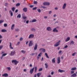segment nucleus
I'll return each instance as SVG.
<instances>
[{
  "label": "nucleus",
  "mask_w": 77,
  "mask_h": 77,
  "mask_svg": "<svg viewBox=\"0 0 77 77\" xmlns=\"http://www.w3.org/2000/svg\"><path fill=\"white\" fill-rule=\"evenodd\" d=\"M68 48V45H66L64 47V48Z\"/></svg>",
  "instance_id": "nucleus-53"
},
{
  "label": "nucleus",
  "mask_w": 77,
  "mask_h": 77,
  "mask_svg": "<svg viewBox=\"0 0 77 77\" xmlns=\"http://www.w3.org/2000/svg\"><path fill=\"white\" fill-rule=\"evenodd\" d=\"M34 34H30L29 36V39H30V38H33L34 37Z\"/></svg>",
  "instance_id": "nucleus-6"
},
{
  "label": "nucleus",
  "mask_w": 77,
  "mask_h": 77,
  "mask_svg": "<svg viewBox=\"0 0 77 77\" xmlns=\"http://www.w3.org/2000/svg\"><path fill=\"white\" fill-rule=\"evenodd\" d=\"M4 26L5 27H7V26H8V25L7 24L5 23L4 24Z\"/></svg>",
  "instance_id": "nucleus-45"
},
{
  "label": "nucleus",
  "mask_w": 77,
  "mask_h": 77,
  "mask_svg": "<svg viewBox=\"0 0 77 77\" xmlns=\"http://www.w3.org/2000/svg\"><path fill=\"white\" fill-rule=\"evenodd\" d=\"M29 7H30V8H33V5H30L29 6Z\"/></svg>",
  "instance_id": "nucleus-59"
},
{
  "label": "nucleus",
  "mask_w": 77,
  "mask_h": 77,
  "mask_svg": "<svg viewBox=\"0 0 77 77\" xmlns=\"http://www.w3.org/2000/svg\"><path fill=\"white\" fill-rule=\"evenodd\" d=\"M71 77H77V74H76V73H75L73 74L72 75H71Z\"/></svg>",
  "instance_id": "nucleus-16"
},
{
  "label": "nucleus",
  "mask_w": 77,
  "mask_h": 77,
  "mask_svg": "<svg viewBox=\"0 0 77 77\" xmlns=\"http://www.w3.org/2000/svg\"><path fill=\"white\" fill-rule=\"evenodd\" d=\"M42 51L43 53H45V49L43 48H41L39 49V51Z\"/></svg>",
  "instance_id": "nucleus-11"
},
{
  "label": "nucleus",
  "mask_w": 77,
  "mask_h": 77,
  "mask_svg": "<svg viewBox=\"0 0 77 77\" xmlns=\"http://www.w3.org/2000/svg\"><path fill=\"white\" fill-rule=\"evenodd\" d=\"M53 32H58V30H57L56 28H55L53 29Z\"/></svg>",
  "instance_id": "nucleus-19"
},
{
  "label": "nucleus",
  "mask_w": 77,
  "mask_h": 77,
  "mask_svg": "<svg viewBox=\"0 0 77 77\" xmlns=\"http://www.w3.org/2000/svg\"><path fill=\"white\" fill-rule=\"evenodd\" d=\"M45 54L47 58H49V57H48V54H47V53H45Z\"/></svg>",
  "instance_id": "nucleus-38"
},
{
  "label": "nucleus",
  "mask_w": 77,
  "mask_h": 77,
  "mask_svg": "<svg viewBox=\"0 0 77 77\" xmlns=\"http://www.w3.org/2000/svg\"><path fill=\"white\" fill-rule=\"evenodd\" d=\"M20 5V3H18L16 4V6H19Z\"/></svg>",
  "instance_id": "nucleus-41"
},
{
  "label": "nucleus",
  "mask_w": 77,
  "mask_h": 77,
  "mask_svg": "<svg viewBox=\"0 0 77 77\" xmlns=\"http://www.w3.org/2000/svg\"><path fill=\"white\" fill-rule=\"evenodd\" d=\"M31 30L32 31V32H35V31L36 30V29H35L34 28H32L31 29Z\"/></svg>",
  "instance_id": "nucleus-37"
},
{
  "label": "nucleus",
  "mask_w": 77,
  "mask_h": 77,
  "mask_svg": "<svg viewBox=\"0 0 77 77\" xmlns=\"http://www.w3.org/2000/svg\"><path fill=\"white\" fill-rule=\"evenodd\" d=\"M74 71H73V70L71 71V74H74Z\"/></svg>",
  "instance_id": "nucleus-49"
},
{
  "label": "nucleus",
  "mask_w": 77,
  "mask_h": 77,
  "mask_svg": "<svg viewBox=\"0 0 77 77\" xmlns=\"http://www.w3.org/2000/svg\"><path fill=\"white\" fill-rule=\"evenodd\" d=\"M34 69H35V72H36V71L37 70V67H33L32 69H30V73L31 74H32L33 72Z\"/></svg>",
  "instance_id": "nucleus-1"
},
{
  "label": "nucleus",
  "mask_w": 77,
  "mask_h": 77,
  "mask_svg": "<svg viewBox=\"0 0 77 77\" xmlns=\"http://www.w3.org/2000/svg\"><path fill=\"white\" fill-rule=\"evenodd\" d=\"M18 10H16L15 11V13H17V12H18Z\"/></svg>",
  "instance_id": "nucleus-57"
},
{
  "label": "nucleus",
  "mask_w": 77,
  "mask_h": 77,
  "mask_svg": "<svg viewBox=\"0 0 77 77\" xmlns=\"http://www.w3.org/2000/svg\"><path fill=\"white\" fill-rule=\"evenodd\" d=\"M66 4L64 3L63 7V9H65L66 8Z\"/></svg>",
  "instance_id": "nucleus-13"
},
{
  "label": "nucleus",
  "mask_w": 77,
  "mask_h": 77,
  "mask_svg": "<svg viewBox=\"0 0 77 77\" xmlns=\"http://www.w3.org/2000/svg\"><path fill=\"white\" fill-rule=\"evenodd\" d=\"M23 11L25 12H27V8H24L23 9Z\"/></svg>",
  "instance_id": "nucleus-10"
},
{
  "label": "nucleus",
  "mask_w": 77,
  "mask_h": 77,
  "mask_svg": "<svg viewBox=\"0 0 77 77\" xmlns=\"http://www.w3.org/2000/svg\"><path fill=\"white\" fill-rule=\"evenodd\" d=\"M60 40L58 42H57L55 45V47H58L59 45H60Z\"/></svg>",
  "instance_id": "nucleus-3"
},
{
  "label": "nucleus",
  "mask_w": 77,
  "mask_h": 77,
  "mask_svg": "<svg viewBox=\"0 0 77 77\" xmlns=\"http://www.w3.org/2000/svg\"><path fill=\"white\" fill-rule=\"evenodd\" d=\"M42 8H43L44 9H46V7H43V6H42Z\"/></svg>",
  "instance_id": "nucleus-60"
},
{
  "label": "nucleus",
  "mask_w": 77,
  "mask_h": 77,
  "mask_svg": "<svg viewBox=\"0 0 77 77\" xmlns=\"http://www.w3.org/2000/svg\"><path fill=\"white\" fill-rule=\"evenodd\" d=\"M2 76H3L4 77H7L8 76V73H5L3 74Z\"/></svg>",
  "instance_id": "nucleus-14"
},
{
  "label": "nucleus",
  "mask_w": 77,
  "mask_h": 77,
  "mask_svg": "<svg viewBox=\"0 0 77 77\" xmlns=\"http://www.w3.org/2000/svg\"><path fill=\"white\" fill-rule=\"evenodd\" d=\"M58 72H65V70H61L60 69H58Z\"/></svg>",
  "instance_id": "nucleus-17"
},
{
  "label": "nucleus",
  "mask_w": 77,
  "mask_h": 77,
  "mask_svg": "<svg viewBox=\"0 0 77 77\" xmlns=\"http://www.w3.org/2000/svg\"><path fill=\"white\" fill-rule=\"evenodd\" d=\"M37 48H38V45L37 44V43H35V46L34 48V50L35 51L36 50H37Z\"/></svg>",
  "instance_id": "nucleus-8"
},
{
  "label": "nucleus",
  "mask_w": 77,
  "mask_h": 77,
  "mask_svg": "<svg viewBox=\"0 0 77 77\" xmlns=\"http://www.w3.org/2000/svg\"><path fill=\"white\" fill-rule=\"evenodd\" d=\"M74 44V42L72 40L70 41V45H73Z\"/></svg>",
  "instance_id": "nucleus-20"
},
{
  "label": "nucleus",
  "mask_w": 77,
  "mask_h": 77,
  "mask_svg": "<svg viewBox=\"0 0 77 77\" xmlns=\"http://www.w3.org/2000/svg\"><path fill=\"white\" fill-rule=\"evenodd\" d=\"M42 71V68L38 69V71H39V72H40V71Z\"/></svg>",
  "instance_id": "nucleus-42"
},
{
  "label": "nucleus",
  "mask_w": 77,
  "mask_h": 77,
  "mask_svg": "<svg viewBox=\"0 0 77 77\" xmlns=\"http://www.w3.org/2000/svg\"><path fill=\"white\" fill-rule=\"evenodd\" d=\"M51 75H53L54 74V72H52L51 73Z\"/></svg>",
  "instance_id": "nucleus-52"
},
{
  "label": "nucleus",
  "mask_w": 77,
  "mask_h": 77,
  "mask_svg": "<svg viewBox=\"0 0 77 77\" xmlns=\"http://www.w3.org/2000/svg\"><path fill=\"white\" fill-rule=\"evenodd\" d=\"M37 9V7H35L34 8H33L32 9H33V10H36Z\"/></svg>",
  "instance_id": "nucleus-48"
},
{
  "label": "nucleus",
  "mask_w": 77,
  "mask_h": 77,
  "mask_svg": "<svg viewBox=\"0 0 77 77\" xmlns=\"http://www.w3.org/2000/svg\"><path fill=\"white\" fill-rule=\"evenodd\" d=\"M22 16H23V20H26V19L27 18V17L24 16V14H22Z\"/></svg>",
  "instance_id": "nucleus-24"
},
{
  "label": "nucleus",
  "mask_w": 77,
  "mask_h": 77,
  "mask_svg": "<svg viewBox=\"0 0 77 77\" xmlns=\"http://www.w3.org/2000/svg\"><path fill=\"white\" fill-rule=\"evenodd\" d=\"M7 69L8 71H11V67H7Z\"/></svg>",
  "instance_id": "nucleus-30"
},
{
  "label": "nucleus",
  "mask_w": 77,
  "mask_h": 77,
  "mask_svg": "<svg viewBox=\"0 0 77 77\" xmlns=\"http://www.w3.org/2000/svg\"><path fill=\"white\" fill-rule=\"evenodd\" d=\"M26 71H27V70L26 69H24L23 70L24 72H26Z\"/></svg>",
  "instance_id": "nucleus-62"
},
{
  "label": "nucleus",
  "mask_w": 77,
  "mask_h": 77,
  "mask_svg": "<svg viewBox=\"0 0 77 77\" xmlns=\"http://www.w3.org/2000/svg\"><path fill=\"white\" fill-rule=\"evenodd\" d=\"M41 74H42V73L41 72H38L37 73V77H40L41 75Z\"/></svg>",
  "instance_id": "nucleus-12"
},
{
  "label": "nucleus",
  "mask_w": 77,
  "mask_h": 77,
  "mask_svg": "<svg viewBox=\"0 0 77 77\" xmlns=\"http://www.w3.org/2000/svg\"><path fill=\"white\" fill-rule=\"evenodd\" d=\"M45 68L47 69L48 68V64H47V63H45Z\"/></svg>",
  "instance_id": "nucleus-32"
},
{
  "label": "nucleus",
  "mask_w": 77,
  "mask_h": 77,
  "mask_svg": "<svg viewBox=\"0 0 77 77\" xmlns=\"http://www.w3.org/2000/svg\"><path fill=\"white\" fill-rule=\"evenodd\" d=\"M11 62L12 63H14V65H17V64H18V63L19 62L16 60H12Z\"/></svg>",
  "instance_id": "nucleus-2"
},
{
  "label": "nucleus",
  "mask_w": 77,
  "mask_h": 77,
  "mask_svg": "<svg viewBox=\"0 0 77 77\" xmlns=\"http://www.w3.org/2000/svg\"><path fill=\"white\" fill-rule=\"evenodd\" d=\"M3 45L0 46V50H2V48H3Z\"/></svg>",
  "instance_id": "nucleus-40"
},
{
  "label": "nucleus",
  "mask_w": 77,
  "mask_h": 77,
  "mask_svg": "<svg viewBox=\"0 0 77 77\" xmlns=\"http://www.w3.org/2000/svg\"><path fill=\"white\" fill-rule=\"evenodd\" d=\"M46 29L48 32H50V31H51V28L50 26H48L47 28Z\"/></svg>",
  "instance_id": "nucleus-5"
},
{
  "label": "nucleus",
  "mask_w": 77,
  "mask_h": 77,
  "mask_svg": "<svg viewBox=\"0 0 77 77\" xmlns=\"http://www.w3.org/2000/svg\"><path fill=\"white\" fill-rule=\"evenodd\" d=\"M17 18H21V14H19L17 16Z\"/></svg>",
  "instance_id": "nucleus-29"
},
{
  "label": "nucleus",
  "mask_w": 77,
  "mask_h": 77,
  "mask_svg": "<svg viewBox=\"0 0 77 77\" xmlns=\"http://www.w3.org/2000/svg\"><path fill=\"white\" fill-rule=\"evenodd\" d=\"M29 20H27L26 22V24H28V23H29Z\"/></svg>",
  "instance_id": "nucleus-55"
},
{
  "label": "nucleus",
  "mask_w": 77,
  "mask_h": 77,
  "mask_svg": "<svg viewBox=\"0 0 77 77\" xmlns=\"http://www.w3.org/2000/svg\"><path fill=\"white\" fill-rule=\"evenodd\" d=\"M5 6H8V3H5Z\"/></svg>",
  "instance_id": "nucleus-54"
},
{
  "label": "nucleus",
  "mask_w": 77,
  "mask_h": 77,
  "mask_svg": "<svg viewBox=\"0 0 77 77\" xmlns=\"http://www.w3.org/2000/svg\"><path fill=\"white\" fill-rule=\"evenodd\" d=\"M15 30L16 32H19L20 31V29L18 28H17L15 29Z\"/></svg>",
  "instance_id": "nucleus-39"
},
{
  "label": "nucleus",
  "mask_w": 77,
  "mask_h": 77,
  "mask_svg": "<svg viewBox=\"0 0 77 77\" xmlns=\"http://www.w3.org/2000/svg\"><path fill=\"white\" fill-rule=\"evenodd\" d=\"M76 69L77 68L76 67H73L72 68L71 70L72 71H75V70H76Z\"/></svg>",
  "instance_id": "nucleus-23"
},
{
  "label": "nucleus",
  "mask_w": 77,
  "mask_h": 77,
  "mask_svg": "<svg viewBox=\"0 0 77 77\" xmlns=\"http://www.w3.org/2000/svg\"><path fill=\"white\" fill-rule=\"evenodd\" d=\"M1 32H6V30L5 29H3L2 30Z\"/></svg>",
  "instance_id": "nucleus-26"
},
{
  "label": "nucleus",
  "mask_w": 77,
  "mask_h": 77,
  "mask_svg": "<svg viewBox=\"0 0 77 77\" xmlns=\"http://www.w3.org/2000/svg\"><path fill=\"white\" fill-rule=\"evenodd\" d=\"M51 13H52V11H49V14H51Z\"/></svg>",
  "instance_id": "nucleus-61"
},
{
  "label": "nucleus",
  "mask_w": 77,
  "mask_h": 77,
  "mask_svg": "<svg viewBox=\"0 0 77 77\" xmlns=\"http://www.w3.org/2000/svg\"><path fill=\"white\" fill-rule=\"evenodd\" d=\"M34 54H35V53H32L30 54V55L31 56H33V55H34Z\"/></svg>",
  "instance_id": "nucleus-58"
},
{
  "label": "nucleus",
  "mask_w": 77,
  "mask_h": 77,
  "mask_svg": "<svg viewBox=\"0 0 77 77\" xmlns=\"http://www.w3.org/2000/svg\"><path fill=\"white\" fill-rule=\"evenodd\" d=\"M75 38H76V39H77V35H75Z\"/></svg>",
  "instance_id": "nucleus-64"
},
{
  "label": "nucleus",
  "mask_w": 77,
  "mask_h": 77,
  "mask_svg": "<svg viewBox=\"0 0 77 77\" xmlns=\"http://www.w3.org/2000/svg\"><path fill=\"white\" fill-rule=\"evenodd\" d=\"M23 38L21 37L20 38V41H23Z\"/></svg>",
  "instance_id": "nucleus-47"
},
{
  "label": "nucleus",
  "mask_w": 77,
  "mask_h": 77,
  "mask_svg": "<svg viewBox=\"0 0 77 77\" xmlns=\"http://www.w3.org/2000/svg\"><path fill=\"white\" fill-rule=\"evenodd\" d=\"M15 51L14 50L11 52V53L10 54V55L11 56H13L14 54H15Z\"/></svg>",
  "instance_id": "nucleus-7"
},
{
  "label": "nucleus",
  "mask_w": 77,
  "mask_h": 77,
  "mask_svg": "<svg viewBox=\"0 0 77 77\" xmlns=\"http://www.w3.org/2000/svg\"><path fill=\"white\" fill-rule=\"evenodd\" d=\"M20 42H17V44L16 45L18 46L20 45Z\"/></svg>",
  "instance_id": "nucleus-46"
},
{
  "label": "nucleus",
  "mask_w": 77,
  "mask_h": 77,
  "mask_svg": "<svg viewBox=\"0 0 77 77\" xmlns=\"http://www.w3.org/2000/svg\"><path fill=\"white\" fill-rule=\"evenodd\" d=\"M33 41L32 40H31L29 41V47H31L33 45Z\"/></svg>",
  "instance_id": "nucleus-4"
},
{
  "label": "nucleus",
  "mask_w": 77,
  "mask_h": 77,
  "mask_svg": "<svg viewBox=\"0 0 77 77\" xmlns=\"http://www.w3.org/2000/svg\"><path fill=\"white\" fill-rule=\"evenodd\" d=\"M52 62L53 63H56V60L55 58H54L52 60Z\"/></svg>",
  "instance_id": "nucleus-21"
},
{
  "label": "nucleus",
  "mask_w": 77,
  "mask_h": 77,
  "mask_svg": "<svg viewBox=\"0 0 77 77\" xmlns=\"http://www.w3.org/2000/svg\"><path fill=\"white\" fill-rule=\"evenodd\" d=\"M6 55H7V54L6 53H5L4 54L2 55V57H1V58H3V56H6Z\"/></svg>",
  "instance_id": "nucleus-28"
},
{
  "label": "nucleus",
  "mask_w": 77,
  "mask_h": 77,
  "mask_svg": "<svg viewBox=\"0 0 77 77\" xmlns=\"http://www.w3.org/2000/svg\"><path fill=\"white\" fill-rule=\"evenodd\" d=\"M35 22H36V20L33 19L32 20V23H35Z\"/></svg>",
  "instance_id": "nucleus-31"
},
{
  "label": "nucleus",
  "mask_w": 77,
  "mask_h": 77,
  "mask_svg": "<svg viewBox=\"0 0 77 77\" xmlns=\"http://www.w3.org/2000/svg\"><path fill=\"white\" fill-rule=\"evenodd\" d=\"M44 18L45 19H47V16H44Z\"/></svg>",
  "instance_id": "nucleus-56"
},
{
  "label": "nucleus",
  "mask_w": 77,
  "mask_h": 77,
  "mask_svg": "<svg viewBox=\"0 0 77 77\" xmlns=\"http://www.w3.org/2000/svg\"><path fill=\"white\" fill-rule=\"evenodd\" d=\"M58 54H62V51H60L58 52Z\"/></svg>",
  "instance_id": "nucleus-35"
},
{
  "label": "nucleus",
  "mask_w": 77,
  "mask_h": 77,
  "mask_svg": "<svg viewBox=\"0 0 77 77\" xmlns=\"http://www.w3.org/2000/svg\"><path fill=\"white\" fill-rule=\"evenodd\" d=\"M9 13L10 14L11 17H12V16H13V12H12V11L11 10H10Z\"/></svg>",
  "instance_id": "nucleus-18"
},
{
  "label": "nucleus",
  "mask_w": 77,
  "mask_h": 77,
  "mask_svg": "<svg viewBox=\"0 0 77 77\" xmlns=\"http://www.w3.org/2000/svg\"><path fill=\"white\" fill-rule=\"evenodd\" d=\"M37 11L39 13H41V9H37Z\"/></svg>",
  "instance_id": "nucleus-34"
},
{
  "label": "nucleus",
  "mask_w": 77,
  "mask_h": 77,
  "mask_svg": "<svg viewBox=\"0 0 77 77\" xmlns=\"http://www.w3.org/2000/svg\"><path fill=\"white\" fill-rule=\"evenodd\" d=\"M34 4H37L38 3V2H37V1H34Z\"/></svg>",
  "instance_id": "nucleus-50"
},
{
  "label": "nucleus",
  "mask_w": 77,
  "mask_h": 77,
  "mask_svg": "<svg viewBox=\"0 0 77 77\" xmlns=\"http://www.w3.org/2000/svg\"><path fill=\"white\" fill-rule=\"evenodd\" d=\"M15 27V24H13L11 26V30H13L14 29V27Z\"/></svg>",
  "instance_id": "nucleus-27"
},
{
  "label": "nucleus",
  "mask_w": 77,
  "mask_h": 77,
  "mask_svg": "<svg viewBox=\"0 0 77 77\" xmlns=\"http://www.w3.org/2000/svg\"><path fill=\"white\" fill-rule=\"evenodd\" d=\"M29 66H30V67H32V64H30L29 65Z\"/></svg>",
  "instance_id": "nucleus-63"
},
{
  "label": "nucleus",
  "mask_w": 77,
  "mask_h": 77,
  "mask_svg": "<svg viewBox=\"0 0 77 77\" xmlns=\"http://www.w3.org/2000/svg\"><path fill=\"white\" fill-rule=\"evenodd\" d=\"M75 53H74L73 54H72V56H74L75 55Z\"/></svg>",
  "instance_id": "nucleus-51"
},
{
  "label": "nucleus",
  "mask_w": 77,
  "mask_h": 77,
  "mask_svg": "<svg viewBox=\"0 0 77 77\" xmlns=\"http://www.w3.org/2000/svg\"><path fill=\"white\" fill-rule=\"evenodd\" d=\"M21 52H22L23 53V54H25V52H26V51L22 50L21 51Z\"/></svg>",
  "instance_id": "nucleus-36"
},
{
  "label": "nucleus",
  "mask_w": 77,
  "mask_h": 77,
  "mask_svg": "<svg viewBox=\"0 0 77 77\" xmlns=\"http://www.w3.org/2000/svg\"><path fill=\"white\" fill-rule=\"evenodd\" d=\"M15 8L14 7H13L11 8V10H12V11L13 12H14V11H15Z\"/></svg>",
  "instance_id": "nucleus-33"
},
{
  "label": "nucleus",
  "mask_w": 77,
  "mask_h": 77,
  "mask_svg": "<svg viewBox=\"0 0 77 77\" xmlns=\"http://www.w3.org/2000/svg\"><path fill=\"white\" fill-rule=\"evenodd\" d=\"M57 63L58 64H59L60 63V58H58L57 59Z\"/></svg>",
  "instance_id": "nucleus-15"
},
{
  "label": "nucleus",
  "mask_w": 77,
  "mask_h": 77,
  "mask_svg": "<svg viewBox=\"0 0 77 77\" xmlns=\"http://www.w3.org/2000/svg\"><path fill=\"white\" fill-rule=\"evenodd\" d=\"M43 5H44L45 6H46L47 5H50V3L48 2H44L43 3Z\"/></svg>",
  "instance_id": "nucleus-9"
},
{
  "label": "nucleus",
  "mask_w": 77,
  "mask_h": 77,
  "mask_svg": "<svg viewBox=\"0 0 77 77\" xmlns=\"http://www.w3.org/2000/svg\"><path fill=\"white\" fill-rule=\"evenodd\" d=\"M4 22V20H0V24H1V23H3Z\"/></svg>",
  "instance_id": "nucleus-43"
},
{
  "label": "nucleus",
  "mask_w": 77,
  "mask_h": 77,
  "mask_svg": "<svg viewBox=\"0 0 77 77\" xmlns=\"http://www.w3.org/2000/svg\"><path fill=\"white\" fill-rule=\"evenodd\" d=\"M10 47L11 49H14V48L12 47V43L11 42L10 43Z\"/></svg>",
  "instance_id": "nucleus-22"
},
{
  "label": "nucleus",
  "mask_w": 77,
  "mask_h": 77,
  "mask_svg": "<svg viewBox=\"0 0 77 77\" xmlns=\"http://www.w3.org/2000/svg\"><path fill=\"white\" fill-rule=\"evenodd\" d=\"M70 40V37H68L67 39L66 40V42H68Z\"/></svg>",
  "instance_id": "nucleus-25"
},
{
  "label": "nucleus",
  "mask_w": 77,
  "mask_h": 77,
  "mask_svg": "<svg viewBox=\"0 0 77 77\" xmlns=\"http://www.w3.org/2000/svg\"><path fill=\"white\" fill-rule=\"evenodd\" d=\"M42 54V53H40L38 55V57H41V55Z\"/></svg>",
  "instance_id": "nucleus-44"
}]
</instances>
